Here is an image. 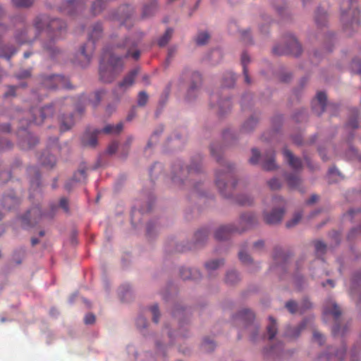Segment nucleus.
Instances as JSON below:
<instances>
[{
    "label": "nucleus",
    "mask_w": 361,
    "mask_h": 361,
    "mask_svg": "<svg viewBox=\"0 0 361 361\" xmlns=\"http://www.w3.org/2000/svg\"><path fill=\"white\" fill-rule=\"evenodd\" d=\"M138 42L133 39H126L122 43L104 49L99 63V75L101 81L112 82L123 71L122 57L131 56L135 60L140 58V51L137 49Z\"/></svg>",
    "instance_id": "1"
},
{
    "label": "nucleus",
    "mask_w": 361,
    "mask_h": 361,
    "mask_svg": "<svg viewBox=\"0 0 361 361\" xmlns=\"http://www.w3.org/2000/svg\"><path fill=\"white\" fill-rule=\"evenodd\" d=\"M64 102H57L54 104L44 106L41 109L33 108L31 109L32 115V122L37 125H40L44 120L48 117L52 116L54 111L58 110L61 112L59 116V128L61 132L70 130L75 124V120L72 114L66 115L62 111L67 110L68 106L73 103V99L66 98Z\"/></svg>",
    "instance_id": "2"
},
{
    "label": "nucleus",
    "mask_w": 361,
    "mask_h": 361,
    "mask_svg": "<svg viewBox=\"0 0 361 361\" xmlns=\"http://www.w3.org/2000/svg\"><path fill=\"white\" fill-rule=\"evenodd\" d=\"M50 39L49 42H43L44 49L50 55L55 57L60 53V50L55 47V41L62 37V32L66 27V25L62 20L54 18L50 20L47 16H39L34 20V27L37 33L44 30Z\"/></svg>",
    "instance_id": "3"
},
{
    "label": "nucleus",
    "mask_w": 361,
    "mask_h": 361,
    "mask_svg": "<svg viewBox=\"0 0 361 361\" xmlns=\"http://www.w3.org/2000/svg\"><path fill=\"white\" fill-rule=\"evenodd\" d=\"M221 147L218 145H212L210 147L212 156L216 159V161L219 162L221 167H222V169L216 172V185L222 195L228 197L231 193L230 190H227L228 185L226 180L233 177V166L228 163L221 162Z\"/></svg>",
    "instance_id": "4"
},
{
    "label": "nucleus",
    "mask_w": 361,
    "mask_h": 361,
    "mask_svg": "<svg viewBox=\"0 0 361 361\" xmlns=\"http://www.w3.org/2000/svg\"><path fill=\"white\" fill-rule=\"evenodd\" d=\"M258 223L257 216L252 213L243 214L240 218V228L233 225H226L219 227L215 232V238L218 240H226L233 233H241L249 229Z\"/></svg>",
    "instance_id": "5"
},
{
    "label": "nucleus",
    "mask_w": 361,
    "mask_h": 361,
    "mask_svg": "<svg viewBox=\"0 0 361 361\" xmlns=\"http://www.w3.org/2000/svg\"><path fill=\"white\" fill-rule=\"evenodd\" d=\"M102 26L100 23H96L93 25L89 33L88 42L82 46L78 54V63L82 67H85L90 63L95 48V41L102 37Z\"/></svg>",
    "instance_id": "6"
},
{
    "label": "nucleus",
    "mask_w": 361,
    "mask_h": 361,
    "mask_svg": "<svg viewBox=\"0 0 361 361\" xmlns=\"http://www.w3.org/2000/svg\"><path fill=\"white\" fill-rule=\"evenodd\" d=\"M324 317L331 315L334 320V325L332 328V334L334 337L343 336L347 331L346 326H341V311L336 302L332 300L326 302L324 306Z\"/></svg>",
    "instance_id": "7"
},
{
    "label": "nucleus",
    "mask_w": 361,
    "mask_h": 361,
    "mask_svg": "<svg viewBox=\"0 0 361 361\" xmlns=\"http://www.w3.org/2000/svg\"><path fill=\"white\" fill-rule=\"evenodd\" d=\"M286 45H276L275 46L272 51L275 55H285L291 54L295 56H299L302 52V47L295 37L288 35L286 38Z\"/></svg>",
    "instance_id": "8"
},
{
    "label": "nucleus",
    "mask_w": 361,
    "mask_h": 361,
    "mask_svg": "<svg viewBox=\"0 0 361 361\" xmlns=\"http://www.w3.org/2000/svg\"><path fill=\"white\" fill-rule=\"evenodd\" d=\"M42 84L43 87L49 90L71 88L68 79L60 75L44 76Z\"/></svg>",
    "instance_id": "9"
},
{
    "label": "nucleus",
    "mask_w": 361,
    "mask_h": 361,
    "mask_svg": "<svg viewBox=\"0 0 361 361\" xmlns=\"http://www.w3.org/2000/svg\"><path fill=\"white\" fill-rule=\"evenodd\" d=\"M200 167L199 164L195 166L190 165L188 167L183 168L180 163L176 164L173 166L172 169V180L174 183H182L184 182V178L188 174H192L200 171Z\"/></svg>",
    "instance_id": "10"
},
{
    "label": "nucleus",
    "mask_w": 361,
    "mask_h": 361,
    "mask_svg": "<svg viewBox=\"0 0 361 361\" xmlns=\"http://www.w3.org/2000/svg\"><path fill=\"white\" fill-rule=\"evenodd\" d=\"M134 14V9L129 5H123L119 7L117 14L114 16L121 24L126 26L131 25V18Z\"/></svg>",
    "instance_id": "11"
},
{
    "label": "nucleus",
    "mask_w": 361,
    "mask_h": 361,
    "mask_svg": "<svg viewBox=\"0 0 361 361\" xmlns=\"http://www.w3.org/2000/svg\"><path fill=\"white\" fill-rule=\"evenodd\" d=\"M100 134L99 129L87 128L82 136V143L84 146L94 147L97 144V136Z\"/></svg>",
    "instance_id": "12"
},
{
    "label": "nucleus",
    "mask_w": 361,
    "mask_h": 361,
    "mask_svg": "<svg viewBox=\"0 0 361 361\" xmlns=\"http://www.w3.org/2000/svg\"><path fill=\"white\" fill-rule=\"evenodd\" d=\"M182 77L185 79L187 78H190V85L188 90V97L190 94L195 92L197 88L200 86L202 82L201 75L198 72H190V71H185L182 75Z\"/></svg>",
    "instance_id": "13"
},
{
    "label": "nucleus",
    "mask_w": 361,
    "mask_h": 361,
    "mask_svg": "<svg viewBox=\"0 0 361 361\" xmlns=\"http://www.w3.org/2000/svg\"><path fill=\"white\" fill-rule=\"evenodd\" d=\"M84 0H69L61 7L63 12L68 15H73L78 11H82L84 8Z\"/></svg>",
    "instance_id": "14"
},
{
    "label": "nucleus",
    "mask_w": 361,
    "mask_h": 361,
    "mask_svg": "<svg viewBox=\"0 0 361 361\" xmlns=\"http://www.w3.org/2000/svg\"><path fill=\"white\" fill-rule=\"evenodd\" d=\"M326 104V95L324 92H318L316 99L312 101V106L313 111L318 116L321 115L325 110Z\"/></svg>",
    "instance_id": "15"
},
{
    "label": "nucleus",
    "mask_w": 361,
    "mask_h": 361,
    "mask_svg": "<svg viewBox=\"0 0 361 361\" xmlns=\"http://www.w3.org/2000/svg\"><path fill=\"white\" fill-rule=\"evenodd\" d=\"M283 214V209H274L270 213L264 212V220L267 224H276L281 221Z\"/></svg>",
    "instance_id": "16"
},
{
    "label": "nucleus",
    "mask_w": 361,
    "mask_h": 361,
    "mask_svg": "<svg viewBox=\"0 0 361 361\" xmlns=\"http://www.w3.org/2000/svg\"><path fill=\"white\" fill-rule=\"evenodd\" d=\"M42 215L39 207H35L30 209L23 217V221L29 226H34L37 223V218H41Z\"/></svg>",
    "instance_id": "17"
},
{
    "label": "nucleus",
    "mask_w": 361,
    "mask_h": 361,
    "mask_svg": "<svg viewBox=\"0 0 361 361\" xmlns=\"http://www.w3.org/2000/svg\"><path fill=\"white\" fill-rule=\"evenodd\" d=\"M283 154L288 164L295 170H300L302 164L300 158L295 157L287 148L283 149Z\"/></svg>",
    "instance_id": "18"
},
{
    "label": "nucleus",
    "mask_w": 361,
    "mask_h": 361,
    "mask_svg": "<svg viewBox=\"0 0 361 361\" xmlns=\"http://www.w3.org/2000/svg\"><path fill=\"white\" fill-rule=\"evenodd\" d=\"M275 154L274 151L267 152L263 158L262 167L266 171H272L276 169L275 163Z\"/></svg>",
    "instance_id": "19"
},
{
    "label": "nucleus",
    "mask_w": 361,
    "mask_h": 361,
    "mask_svg": "<svg viewBox=\"0 0 361 361\" xmlns=\"http://www.w3.org/2000/svg\"><path fill=\"white\" fill-rule=\"evenodd\" d=\"M311 323L309 319H304L297 327H288L286 334L290 338H297L300 334L301 331L305 329L307 326Z\"/></svg>",
    "instance_id": "20"
},
{
    "label": "nucleus",
    "mask_w": 361,
    "mask_h": 361,
    "mask_svg": "<svg viewBox=\"0 0 361 361\" xmlns=\"http://www.w3.org/2000/svg\"><path fill=\"white\" fill-rule=\"evenodd\" d=\"M138 73H139L138 68H135V69L130 71L124 77L123 80L118 83V87L120 88L126 89V88H128L129 87L132 86L133 84L134 83L135 78L137 75Z\"/></svg>",
    "instance_id": "21"
},
{
    "label": "nucleus",
    "mask_w": 361,
    "mask_h": 361,
    "mask_svg": "<svg viewBox=\"0 0 361 361\" xmlns=\"http://www.w3.org/2000/svg\"><path fill=\"white\" fill-rule=\"evenodd\" d=\"M20 203V200L12 192L3 197L2 206L8 209H11Z\"/></svg>",
    "instance_id": "22"
},
{
    "label": "nucleus",
    "mask_w": 361,
    "mask_h": 361,
    "mask_svg": "<svg viewBox=\"0 0 361 361\" xmlns=\"http://www.w3.org/2000/svg\"><path fill=\"white\" fill-rule=\"evenodd\" d=\"M180 274L183 280H197L201 278V274L197 269L190 268H182L180 271Z\"/></svg>",
    "instance_id": "23"
},
{
    "label": "nucleus",
    "mask_w": 361,
    "mask_h": 361,
    "mask_svg": "<svg viewBox=\"0 0 361 361\" xmlns=\"http://www.w3.org/2000/svg\"><path fill=\"white\" fill-rule=\"evenodd\" d=\"M123 124L122 122L117 123L116 125L108 124L104 126L102 129L99 130L100 133L106 135H118L123 130Z\"/></svg>",
    "instance_id": "24"
},
{
    "label": "nucleus",
    "mask_w": 361,
    "mask_h": 361,
    "mask_svg": "<svg viewBox=\"0 0 361 361\" xmlns=\"http://www.w3.org/2000/svg\"><path fill=\"white\" fill-rule=\"evenodd\" d=\"M157 11V4L152 1L149 5L143 7L142 18H148L153 16Z\"/></svg>",
    "instance_id": "25"
},
{
    "label": "nucleus",
    "mask_w": 361,
    "mask_h": 361,
    "mask_svg": "<svg viewBox=\"0 0 361 361\" xmlns=\"http://www.w3.org/2000/svg\"><path fill=\"white\" fill-rule=\"evenodd\" d=\"M286 180L289 188L292 189L298 188L301 183L300 178L298 176L292 173L286 175Z\"/></svg>",
    "instance_id": "26"
},
{
    "label": "nucleus",
    "mask_w": 361,
    "mask_h": 361,
    "mask_svg": "<svg viewBox=\"0 0 361 361\" xmlns=\"http://www.w3.org/2000/svg\"><path fill=\"white\" fill-rule=\"evenodd\" d=\"M345 355V348L342 347L341 349L337 350L335 353H331L329 355L326 360V361H343Z\"/></svg>",
    "instance_id": "27"
},
{
    "label": "nucleus",
    "mask_w": 361,
    "mask_h": 361,
    "mask_svg": "<svg viewBox=\"0 0 361 361\" xmlns=\"http://www.w3.org/2000/svg\"><path fill=\"white\" fill-rule=\"evenodd\" d=\"M30 30L27 28H25L16 35V41L20 44L28 43L32 41V39L28 36Z\"/></svg>",
    "instance_id": "28"
},
{
    "label": "nucleus",
    "mask_w": 361,
    "mask_h": 361,
    "mask_svg": "<svg viewBox=\"0 0 361 361\" xmlns=\"http://www.w3.org/2000/svg\"><path fill=\"white\" fill-rule=\"evenodd\" d=\"M42 165L52 168L56 164V157L52 154L44 153L40 157Z\"/></svg>",
    "instance_id": "29"
},
{
    "label": "nucleus",
    "mask_w": 361,
    "mask_h": 361,
    "mask_svg": "<svg viewBox=\"0 0 361 361\" xmlns=\"http://www.w3.org/2000/svg\"><path fill=\"white\" fill-rule=\"evenodd\" d=\"M249 62H250V58H249L248 55L246 53H243V54L241 56V63L243 66V74L245 76V81L247 84L250 83V79L248 76L247 68V65L249 63Z\"/></svg>",
    "instance_id": "30"
},
{
    "label": "nucleus",
    "mask_w": 361,
    "mask_h": 361,
    "mask_svg": "<svg viewBox=\"0 0 361 361\" xmlns=\"http://www.w3.org/2000/svg\"><path fill=\"white\" fill-rule=\"evenodd\" d=\"M173 30L172 28H167L165 33L158 39V44L159 47H164L168 44L171 39Z\"/></svg>",
    "instance_id": "31"
},
{
    "label": "nucleus",
    "mask_w": 361,
    "mask_h": 361,
    "mask_svg": "<svg viewBox=\"0 0 361 361\" xmlns=\"http://www.w3.org/2000/svg\"><path fill=\"white\" fill-rule=\"evenodd\" d=\"M257 123V119L252 116L244 123V124L242 126V130L245 133H249L254 130Z\"/></svg>",
    "instance_id": "32"
},
{
    "label": "nucleus",
    "mask_w": 361,
    "mask_h": 361,
    "mask_svg": "<svg viewBox=\"0 0 361 361\" xmlns=\"http://www.w3.org/2000/svg\"><path fill=\"white\" fill-rule=\"evenodd\" d=\"M106 0H96L93 2L91 8V11L94 16H96L102 12Z\"/></svg>",
    "instance_id": "33"
},
{
    "label": "nucleus",
    "mask_w": 361,
    "mask_h": 361,
    "mask_svg": "<svg viewBox=\"0 0 361 361\" xmlns=\"http://www.w3.org/2000/svg\"><path fill=\"white\" fill-rule=\"evenodd\" d=\"M269 320L270 324L267 326V329L269 339L271 340L277 333V326L276 321L272 317H270Z\"/></svg>",
    "instance_id": "34"
},
{
    "label": "nucleus",
    "mask_w": 361,
    "mask_h": 361,
    "mask_svg": "<svg viewBox=\"0 0 361 361\" xmlns=\"http://www.w3.org/2000/svg\"><path fill=\"white\" fill-rule=\"evenodd\" d=\"M224 264V261L222 259H215L209 261L205 263V268L209 272H212V271L216 270L220 266Z\"/></svg>",
    "instance_id": "35"
},
{
    "label": "nucleus",
    "mask_w": 361,
    "mask_h": 361,
    "mask_svg": "<svg viewBox=\"0 0 361 361\" xmlns=\"http://www.w3.org/2000/svg\"><path fill=\"white\" fill-rule=\"evenodd\" d=\"M238 317L240 319H243L244 321H247L249 322H252L255 318V315H254L253 312L252 311H250V310H247V309H245V310H243L242 311H240L238 313Z\"/></svg>",
    "instance_id": "36"
},
{
    "label": "nucleus",
    "mask_w": 361,
    "mask_h": 361,
    "mask_svg": "<svg viewBox=\"0 0 361 361\" xmlns=\"http://www.w3.org/2000/svg\"><path fill=\"white\" fill-rule=\"evenodd\" d=\"M327 16L324 11H322L319 8L317 11L315 20L318 25H324L326 22Z\"/></svg>",
    "instance_id": "37"
},
{
    "label": "nucleus",
    "mask_w": 361,
    "mask_h": 361,
    "mask_svg": "<svg viewBox=\"0 0 361 361\" xmlns=\"http://www.w3.org/2000/svg\"><path fill=\"white\" fill-rule=\"evenodd\" d=\"M239 279V276L235 271H231L226 274V282L228 284H235Z\"/></svg>",
    "instance_id": "38"
},
{
    "label": "nucleus",
    "mask_w": 361,
    "mask_h": 361,
    "mask_svg": "<svg viewBox=\"0 0 361 361\" xmlns=\"http://www.w3.org/2000/svg\"><path fill=\"white\" fill-rule=\"evenodd\" d=\"M219 113L221 115H223L226 112L227 110H230L231 108V102L230 99H226L223 101H221L219 104Z\"/></svg>",
    "instance_id": "39"
},
{
    "label": "nucleus",
    "mask_w": 361,
    "mask_h": 361,
    "mask_svg": "<svg viewBox=\"0 0 361 361\" xmlns=\"http://www.w3.org/2000/svg\"><path fill=\"white\" fill-rule=\"evenodd\" d=\"M87 174L85 168L78 169L73 176L72 180L75 182H80L86 179Z\"/></svg>",
    "instance_id": "40"
},
{
    "label": "nucleus",
    "mask_w": 361,
    "mask_h": 361,
    "mask_svg": "<svg viewBox=\"0 0 361 361\" xmlns=\"http://www.w3.org/2000/svg\"><path fill=\"white\" fill-rule=\"evenodd\" d=\"M236 201L240 205L242 206H249L253 203V199L245 195L238 196Z\"/></svg>",
    "instance_id": "41"
},
{
    "label": "nucleus",
    "mask_w": 361,
    "mask_h": 361,
    "mask_svg": "<svg viewBox=\"0 0 361 361\" xmlns=\"http://www.w3.org/2000/svg\"><path fill=\"white\" fill-rule=\"evenodd\" d=\"M285 307L291 314L300 312V307L294 300H289L286 302Z\"/></svg>",
    "instance_id": "42"
},
{
    "label": "nucleus",
    "mask_w": 361,
    "mask_h": 361,
    "mask_svg": "<svg viewBox=\"0 0 361 361\" xmlns=\"http://www.w3.org/2000/svg\"><path fill=\"white\" fill-rule=\"evenodd\" d=\"M208 232L206 229H202L197 231L195 234L196 243H201L207 238Z\"/></svg>",
    "instance_id": "43"
},
{
    "label": "nucleus",
    "mask_w": 361,
    "mask_h": 361,
    "mask_svg": "<svg viewBox=\"0 0 361 361\" xmlns=\"http://www.w3.org/2000/svg\"><path fill=\"white\" fill-rule=\"evenodd\" d=\"M235 82V77L234 74L231 72H229L226 74V77L224 79L223 85L225 87H232L234 85Z\"/></svg>",
    "instance_id": "44"
},
{
    "label": "nucleus",
    "mask_w": 361,
    "mask_h": 361,
    "mask_svg": "<svg viewBox=\"0 0 361 361\" xmlns=\"http://www.w3.org/2000/svg\"><path fill=\"white\" fill-rule=\"evenodd\" d=\"M301 219H302V214L300 212L295 213L294 214L293 217L292 218V219L290 221H288L286 222V227L292 228V227L295 226L300 222Z\"/></svg>",
    "instance_id": "45"
},
{
    "label": "nucleus",
    "mask_w": 361,
    "mask_h": 361,
    "mask_svg": "<svg viewBox=\"0 0 361 361\" xmlns=\"http://www.w3.org/2000/svg\"><path fill=\"white\" fill-rule=\"evenodd\" d=\"M209 39V35L207 32H200L196 38V42L198 45L205 44Z\"/></svg>",
    "instance_id": "46"
},
{
    "label": "nucleus",
    "mask_w": 361,
    "mask_h": 361,
    "mask_svg": "<svg viewBox=\"0 0 361 361\" xmlns=\"http://www.w3.org/2000/svg\"><path fill=\"white\" fill-rule=\"evenodd\" d=\"M202 348L207 352L212 351L215 348L214 343L209 338H204L202 343Z\"/></svg>",
    "instance_id": "47"
},
{
    "label": "nucleus",
    "mask_w": 361,
    "mask_h": 361,
    "mask_svg": "<svg viewBox=\"0 0 361 361\" xmlns=\"http://www.w3.org/2000/svg\"><path fill=\"white\" fill-rule=\"evenodd\" d=\"M148 101V95L145 91H141L138 94L137 104L140 106H145Z\"/></svg>",
    "instance_id": "48"
},
{
    "label": "nucleus",
    "mask_w": 361,
    "mask_h": 361,
    "mask_svg": "<svg viewBox=\"0 0 361 361\" xmlns=\"http://www.w3.org/2000/svg\"><path fill=\"white\" fill-rule=\"evenodd\" d=\"M361 350V345L357 343L350 352V361H357V355Z\"/></svg>",
    "instance_id": "49"
},
{
    "label": "nucleus",
    "mask_w": 361,
    "mask_h": 361,
    "mask_svg": "<svg viewBox=\"0 0 361 361\" xmlns=\"http://www.w3.org/2000/svg\"><path fill=\"white\" fill-rule=\"evenodd\" d=\"M267 183L270 189L273 190L280 189L282 185L281 181L276 178L271 179L270 180L268 181Z\"/></svg>",
    "instance_id": "50"
},
{
    "label": "nucleus",
    "mask_w": 361,
    "mask_h": 361,
    "mask_svg": "<svg viewBox=\"0 0 361 361\" xmlns=\"http://www.w3.org/2000/svg\"><path fill=\"white\" fill-rule=\"evenodd\" d=\"M12 2L17 7H28L33 4V0H12Z\"/></svg>",
    "instance_id": "51"
},
{
    "label": "nucleus",
    "mask_w": 361,
    "mask_h": 361,
    "mask_svg": "<svg viewBox=\"0 0 361 361\" xmlns=\"http://www.w3.org/2000/svg\"><path fill=\"white\" fill-rule=\"evenodd\" d=\"M314 247H315V251L318 255H323L325 252L326 249V245L324 243H322V241H316L314 243Z\"/></svg>",
    "instance_id": "52"
},
{
    "label": "nucleus",
    "mask_w": 361,
    "mask_h": 361,
    "mask_svg": "<svg viewBox=\"0 0 361 361\" xmlns=\"http://www.w3.org/2000/svg\"><path fill=\"white\" fill-rule=\"evenodd\" d=\"M351 69L354 73H361V61L359 59H355L351 63Z\"/></svg>",
    "instance_id": "53"
},
{
    "label": "nucleus",
    "mask_w": 361,
    "mask_h": 361,
    "mask_svg": "<svg viewBox=\"0 0 361 361\" xmlns=\"http://www.w3.org/2000/svg\"><path fill=\"white\" fill-rule=\"evenodd\" d=\"M259 157H260L259 152L257 149L253 148L252 149V157L249 159V161L252 164H256L259 162Z\"/></svg>",
    "instance_id": "54"
},
{
    "label": "nucleus",
    "mask_w": 361,
    "mask_h": 361,
    "mask_svg": "<svg viewBox=\"0 0 361 361\" xmlns=\"http://www.w3.org/2000/svg\"><path fill=\"white\" fill-rule=\"evenodd\" d=\"M150 311L152 314V320L154 323L157 324L159 319V311L157 305H153L150 307Z\"/></svg>",
    "instance_id": "55"
},
{
    "label": "nucleus",
    "mask_w": 361,
    "mask_h": 361,
    "mask_svg": "<svg viewBox=\"0 0 361 361\" xmlns=\"http://www.w3.org/2000/svg\"><path fill=\"white\" fill-rule=\"evenodd\" d=\"M8 52L5 50L0 54L1 57L6 58L7 60H10L11 56L16 52V50L13 47H8Z\"/></svg>",
    "instance_id": "56"
},
{
    "label": "nucleus",
    "mask_w": 361,
    "mask_h": 361,
    "mask_svg": "<svg viewBox=\"0 0 361 361\" xmlns=\"http://www.w3.org/2000/svg\"><path fill=\"white\" fill-rule=\"evenodd\" d=\"M238 257L240 260L244 264H248L252 262L250 256L242 250L239 252Z\"/></svg>",
    "instance_id": "57"
},
{
    "label": "nucleus",
    "mask_w": 361,
    "mask_h": 361,
    "mask_svg": "<svg viewBox=\"0 0 361 361\" xmlns=\"http://www.w3.org/2000/svg\"><path fill=\"white\" fill-rule=\"evenodd\" d=\"M300 307V313L302 314L305 311L310 309L312 307L311 302L307 299H304L301 304L299 305Z\"/></svg>",
    "instance_id": "58"
},
{
    "label": "nucleus",
    "mask_w": 361,
    "mask_h": 361,
    "mask_svg": "<svg viewBox=\"0 0 361 361\" xmlns=\"http://www.w3.org/2000/svg\"><path fill=\"white\" fill-rule=\"evenodd\" d=\"M147 319L142 317L140 316L136 320V325L139 329H145L147 326Z\"/></svg>",
    "instance_id": "59"
},
{
    "label": "nucleus",
    "mask_w": 361,
    "mask_h": 361,
    "mask_svg": "<svg viewBox=\"0 0 361 361\" xmlns=\"http://www.w3.org/2000/svg\"><path fill=\"white\" fill-rule=\"evenodd\" d=\"M359 13H360V12L357 9H354L353 11V18L351 19V20L350 22V26L358 25V23H359L358 16H359Z\"/></svg>",
    "instance_id": "60"
},
{
    "label": "nucleus",
    "mask_w": 361,
    "mask_h": 361,
    "mask_svg": "<svg viewBox=\"0 0 361 361\" xmlns=\"http://www.w3.org/2000/svg\"><path fill=\"white\" fill-rule=\"evenodd\" d=\"M313 338L315 341L319 343V345H322L324 342V336L320 334L319 332L314 331L313 333Z\"/></svg>",
    "instance_id": "61"
},
{
    "label": "nucleus",
    "mask_w": 361,
    "mask_h": 361,
    "mask_svg": "<svg viewBox=\"0 0 361 361\" xmlns=\"http://www.w3.org/2000/svg\"><path fill=\"white\" fill-rule=\"evenodd\" d=\"M59 205H60V207L64 210V212H69L68 201L66 198L62 197L60 200Z\"/></svg>",
    "instance_id": "62"
},
{
    "label": "nucleus",
    "mask_w": 361,
    "mask_h": 361,
    "mask_svg": "<svg viewBox=\"0 0 361 361\" xmlns=\"http://www.w3.org/2000/svg\"><path fill=\"white\" fill-rule=\"evenodd\" d=\"M104 94H105V92L104 90H99L94 93V97L96 99V102L94 104V106H97L100 102V101L102 100V99Z\"/></svg>",
    "instance_id": "63"
},
{
    "label": "nucleus",
    "mask_w": 361,
    "mask_h": 361,
    "mask_svg": "<svg viewBox=\"0 0 361 361\" xmlns=\"http://www.w3.org/2000/svg\"><path fill=\"white\" fill-rule=\"evenodd\" d=\"M86 324H92L95 322V316L93 314H87L84 319Z\"/></svg>",
    "instance_id": "64"
}]
</instances>
